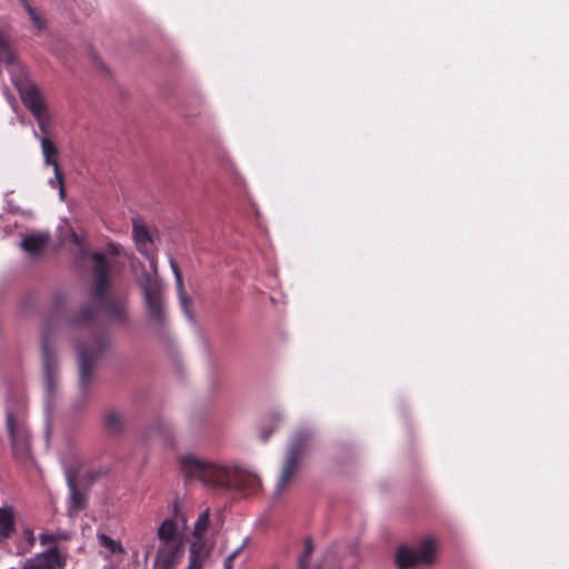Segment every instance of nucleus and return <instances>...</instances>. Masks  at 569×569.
Instances as JSON below:
<instances>
[{
	"label": "nucleus",
	"mask_w": 569,
	"mask_h": 569,
	"mask_svg": "<svg viewBox=\"0 0 569 569\" xmlns=\"http://www.w3.org/2000/svg\"><path fill=\"white\" fill-rule=\"evenodd\" d=\"M93 259V283L91 287L92 301L83 305L70 319L74 328L84 329L87 339L96 332L108 333L96 325L99 315L102 313L106 320L114 326L126 327L130 321L128 301L124 298H116L108 295L110 278V262L104 253H92Z\"/></svg>",
	"instance_id": "obj_1"
},
{
	"label": "nucleus",
	"mask_w": 569,
	"mask_h": 569,
	"mask_svg": "<svg viewBox=\"0 0 569 569\" xmlns=\"http://www.w3.org/2000/svg\"><path fill=\"white\" fill-rule=\"evenodd\" d=\"M179 463L186 478L198 479L213 489L249 496L257 492L260 487L257 475L239 467L216 463L193 453L182 455Z\"/></svg>",
	"instance_id": "obj_2"
},
{
	"label": "nucleus",
	"mask_w": 569,
	"mask_h": 569,
	"mask_svg": "<svg viewBox=\"0 0 569 569\" xmlns=\"http://www.w3.org/2000/svg\"><path fill=\"white\" fill-rule=\"evenodd\" d=\"M109 347L110 339L104 332H96L90 339L86 338L77 343L78 392L73 401L74 409L79 410L87 406L93 392L97 362Z\"/></svg>",
	"instance_id": "obj_3"
},
{
	"label": "nucleus",
	"mask_w": 569,
	"mask_h": 569,
	"mask_svg": "<svg viewBox=\"0 0 569 569\" xmlns=\"http://www.w3.org/2000/svg\"><path fill=\"white\" fill-rule=\"evenodd\" d=\"M313 437L315 429L307 426L297 428L290 436L281 471L274 487V498H279L284 493L292 483L295 476L302 466L303 458L309 451Z\"/></svg>",
	"instance_id": "obj_4"
},
{
	"label": "nucleus",
	"mask_w": 569,
	"mask_h": 569,
	"mask_svg": "<svg viewBox=\"0 0 569 569\" xmlns=\"http://www.w3.org/2000/svg\"><path fill=\"white\" fill-rule=\"evenodd\" d=\"M157 538L159 546L152 569H176L184 555L183 531L173 519L167 518L160 523Z\"/></svg>",
	"instance_id": "obj_5"
},
{
	"label": "nucleus",
	"mask_w": 569,
	"mask_h": 569,
	"mask_svg": "<svg viewBox=\"0 0 569 569\" xmlns=\"http://www.w3.org/2000/svg\"><path fill=\"white\" fill-rule=\"evenodd\" d=\"M138 282L149 325L154 331L162 332L167 327L168 315L161 282L148 271L142 272Z\"/></svg>",
	"instance_id": "obj_6"
},
{
	"label": "nucleus",
	"mask_w": 569,
	"mask_h": 569,
	"mask_svg": "<svg viewBox=\"0 0 569 569\" xmlns=\"http://www.w3.org/2000/svg\"><path fill=\"white\" fill-rule=\"evenodd\" d=\"M7 429L14 457L26 462L31 458L30 435L22 416L10 407L7 410Z\"/></svg>",
	"instance_id": "obj_7"
},
{
	"label": "nucleus",
	"mask_w": 569,
	"mask_h": 569,
	"mask_svg": "<svg viewBox=\"0 0 569 569\" xmlns=\"http://www.w3.org/2000/svg\"><path fill=\"white\" fill-rule=\"evenodd\" d=\"M42 361H43V381L47 398H52L59 383V365L49 341V328L43 327V337L41 340Z\"/></svg>",
	"instance_id": "obj_8"
},
{
	"label": "nucleus",
	"mask_w": 569,
	"mask_h": 569,
	"mask_svg": "<svg viewBox=\"0 0 569 569\" xmlns=\"http://www.w3.org/2000/svg\"><path fill=\"white\" fill-rule=\"evenodd\" d=\"M19 92L24 106L37 119L42 136L47 137L46 134L49 132L50 117L38 89L33 84L27 83L19 87Z\"/></svg>",
	"instance_id": "obj_9"
},
{
	"label": "nucleus",
	"mask_w": 569,
	"mask_h": 569,
	"mask_svg": "<svg viewBox=\"0 0 569 569\" xmlns=\"http://www.w3.org/2000/svg\"><path fill=\"white\" fill-rule=\"evenodd\" d=\"M435 542L431 539L422 540L417 550L400 547L396 555V563L400 569H407L416 563H430L435 558Z\"/></svg>",
	"instance_id": "obj_10"
},
{
	"label": "nucleus",
	"mask_w": 569,
	"mask_h": 569,
	"mask_svg": "<svg viewBox=\"0 0 569 569\" xmlns=\"http://www.w3.org/2000/svg\"><path fill=\"white\" fill-rule=\"evenodd\" d=\"M66 559L58 547H51L43 552L28 558L22 569H64Z\"/></svg>",
	"instance_id": "obj_11"
},
{
	"label": "nucleus",
	"mask_w": 569,
	"mask_h": 569,
	"mask_svg": "<svg viewBox=\"0 0 569 569\" xmlns=\"http://www.w3.org/2000/svg\"><path fill=\"white\" fill-rule=\"evenodd\" d=\"M64 473L67 485L70 490L68 513L69 516H74L87 507V499L86 496L78 489L76 471L68 467L66 468Z\"/></svg>",
	"instance_id": "obj_12"
},
{
	"label": "nucleus",
	"mask_w": 569,
	"mask_h": 569,
	"mask_svg": "<svg viewBox=\"0 0 569 569\" xmlns=\"http://www.w3.org/2000/svg\"><path fill=\"white\" fill-rule=\"evenodd\" d=\"M102 427L110 437L121 436L127 428L126 413L116 409L107 410L102 416Z\"/></svg>",
	"instance_id": "obj_13"
},
{
	"label": "nucleus",
	"mask_w": 569,
	"mask_h": 569,
	"mask_svg": "<svg viewBox=\"0 0 569 569\" xmlns=\"http://www.w3.org/2000/svg\"><path fill=\"white\" fill-rule=\"evenodd\" d=\"M132 234L138 251L141 252L147 259L152 260V253L150 249L152 243L151 236L142 220L139 218H136L132 222Z\"/></svg>",
	"instance_id": "obj_14"
},
{
	"label": "nucleus",
	"mask_w": 569,
	"mask_h": 569,
	"mask_svg": "<svg viewBox=\"0 0 569 569\" xmlns=\"http://www.w3.org/2000/svg\"><path fill=\"white\" fill-rule=\"evenodd\" d=\"M33 136L40 141L44 164L47 167H58L59 150L57 144L48 137L39 136L36 130Z\"/></svg>",
	"instance_id": "obj_15"
},
{
	"label": "nucleus",
	"mask_w": 569,
	"mask_h": 569,
	"mask_svg": "<svg viewBox=\"0 0 569 569\" xmlns=\"http://www.w3.org/2000/svg\"><path fill=\"white\" fill-rule=\"evenodd\" d=\"M49 239L48 232L28 234L21 240L20 247L30 254H37L43 250Z\"/></svg>",
	"instance_id": "obj_16"
},
{
	"label": "nucleus",
	"mask_w": 569,
	"mask_h": 569,
	"mask_svg": "<svg viewBox=\"0 0 569 569\" xmlns=\"http://www.w3.org/2000/svg\"><path fill=\"white\" fill-rule=\"evenodd\" d=\"M16 531L14 511L11 506L0 508V541L8 540Z\"/></svg>",
	"instance_id": "obj_17"
},
{
	"label": "nucleus",
	"mask_w": 569,
	"mask_h": 569,
	"mask_svg": "<svg viewBox=\"0 0 569 569\" xmlns=\"http://www.w3.org/2000/svg\"><path fill=\"white\" fill-rule=\"evenodd\" d=\"M20 3L24 8L27 14L29 16L33 27L38 31L43 30L46 27L44 20L38 14L36 9L30 4L29 0H20Z\"/></svg>",
	"instance_id": "obj_18"
},
{
	"label": "nucleus",
	"mask_w": 569,
	"mask_h": 569,
	"mask_svg": "<svg viewBox=\"0 0 569 569\" xmlns=\"http://www.w3.org/2000/svg\"><path fill=\"white\" fill-rule=\"evenodd\" d=\"M69 539L70 535L66 531L44 532L39 536V541L42 546L58 541H67Z\"/></svg>",
	"instance_id": "obj_19"
},
{
	"label": "nucleus",
	"mask_w": 569,
	"mask_h": 569,
	"mask_svg": "<svg viewBox=\"0 0 569 569\" xmlns=\"http://www.w3.org/2000/svg\"><path fill=\"white\" fill-rule=\"evenodd\" d=\"M71 242L79 248V250L77 252V258L79 260L90 259L91 263H93L92 253H96V252L94 251H89L88 249H86L83 247L82 239H81V237L78 233L72 232V234H71ZM91 268L93 269V264H91Z\"/></svg>",
	"instance_id": "obj_20"
},
{
	"label": "nucleus",
	"mask_w": 569,
	"mask_h": 569,
	"mask_svg": "<svg viewBox=\"0 0 569 569\" xmlns=\"http://www.w3.org/2000/svg\"><path fill=\"white\" fill-rule=\"evenodd\" d=\"M209 526V510L203 511L197 519L193 529L194 538H202Z\"/></svg>",
	"instance_id": "obj_21"
},
{
	"label": "nucleus",
	"mask_w": 569,
	"mask_h": 569,
	"mask_svg": "<svg viewBox=\"0 0 569 569\" xmlns=\"http://www.w3.org/2000/svg\"><path fill=\"white\" fill-rule=\"evenodd\" d=\"M196 541L190 547V555L196 558V560H200V562H204V559L208 556V552L204 550V542L202 538H194Z\"/></svg>",
	"instance_id": "obj_22"
},
{
	"label": "nucleus",
	"mask_w": 569,
	"mask_h": 569,
	"mask_svg": "<svg viewBox=\"0 0 569 569\" xmlns=\"http://www.w3.org/2000/svg\"><path fill=\"white\" fill-rule=\"evenodd\" d=\"M99 540H100L101 545L103 547L108 548L112 553H123L124 552L122 546L119 542L111 539L110 537H108L107 535H100Z\"/></svg>",
	"instance_id": "obj_23"
},
{
	"label": "nucleus",
	"mask_w": 569,
	"mask_h": 569,
	"mask_svg": "<svg viewBox=\"0 0 569 569\" xmlns=\"http://www.w3.org/2000/svg\"><path fill=\"white\" fill-rule=\"evenodd\" d=\"M177 291H178V296H179L180 306H181L183 312L188 316L189 319H191L192 316L189 311V305L191 303V299L186 293L184 286L181 284V287H177Z\"/></svg>",
	"instance_id": "obj_24"
},
{
	"label": "nucleus",
	"mask_w": 569,
	"mask_h": 569,
	"mask_svg": "<svg viewBox=\"0 0 569 569\" xmlns=\"http://www.w3.org/2000/svg\"><path fill=\"white\" fill-rule=\"evenodd\" d=\"M313 551V546L311 539H306L305 541V552L299 558V569H308V561Z\"/></svg>",
	"instance_id": "obj_25"
},
{
	"label": "nucleus",
	"mask_w": 569,
	"mask_h": 569,
	"mask_svg": "<svg viewBox=\"0 0 569 569\" xmlns=\"http://www.w3.org/2000/svg\"><path fill=\"white\" fill-rule=\"evenodd\" d=\"M22 537L27 542V547L20 551V553H24L31 550V548L34 546L36 537L33 535V530L30 528H26L22 532Z\"/></svg>",
	"instance_id": "obj_26"
},
{
	"label": "nucleus",
	"mask_w": 569,
	"mask_h": 569,
	"mask_svg": "<svg viewBox=\"0 0 569 569\" xmlns=\"http://www.w3.org/2000/svg\"><path fill=\"white\" fill-rule=\"evenodd\" d=\"M54 176L49 179L48 183L52 189H58V187L63 184V176L58 167H52Z\"/></svg>",
	"instance_id": "obj_27"
},
{
	"label": "nucleus",
	"mask_w": 569,
	"mask_h": 569,
	"mask_svg": "<svg viewBox=\"0 0 569 569\" xmlns=\"http://www.w3.org/2000/svg\"><path fill=\"white\" fill-rule=\"evenodd\" d=\"M180 510H181L180 502L178 500H176L172 505V517H170V518L173 519L176 522L181 521L182 526H184L186 519L183 518L182 515H180ZM177 525L179 526V523H177Z\"/></svg>",
	"instance_id": "obj_28"
},
{
	"label": "nucleus",
	"mask_w": 569,
	"mask_h": 569,
	"mask_svg": "<svg viewBox=\"0 0 569 569\" xmlns=\"http://www.w3.org/2000/svg\"><path fill=\"white\" fill-rule=\"evenodd\" d=\"M170 267H171L172 272L174 274L177 287H181V284H183L182 274H181V271H180V268H179L178 263L174 261L173 258H170Z\"/></svg>",
	"instance_id": "obj_29"
},
{
	"label": "nucleus",
	"mask_w": 569,
	"mask_h": 569,
	"mask_svg": "<svg viewBox=\"0 0 569 569\" xmlns=\"http://www.w3.org/2000/svg\"><path fill=\"white\" fill-rule=\"evenodd\" d=\"M203 566V562H200V560H196L193 553L189 555V563L186 569H201Z\"/></svg>",
	"instance_id": "obj_30"
},
{
	"label": "nucleus",
	"mask_w": 569,
	"mask_h": 569,
	"mask_svg": "<svg viewBox=\"0 0 569 569\" xmlns=\"http://www.w3.org/2000/svg\"><path fill=\"white\" fill-rule=\"evenodd\" d=\"M203 566V562H200V560H196L193 553L189 555V563L186 569H201Z\"/></svg>",
	"instance_id": "obj_31"
},
{
	"label": "nucleus",
	"mask_w": 569,
	"mask_h": 569,
	"mask_svg": "<svg viewBox=\"0 0 569 569\" xmlns=\"http://www.w3.org/2000/svg\"><path fill=\"white\" fill-rule=\"evenodd\" d=\"M2 54H10V51H9V46L4 39V36L2 34V32L0 31V57Z\"/></svg>",
	"instance_id": "obj_32"
},
{
	"label": "nucleus",
	"mask_w": 569,
	"mask_h": 569,
	"mask_svg": "<svg viewBox=\"0 0 569 569\" xmlns=\"http://www.w3.org/2000/svg\"><path fill=\"white\" fill-rule=\"evenodd\" d=\"M247 542H248V539H244V540H243V542H242V545H241V546H239L236 550H233V551L229 555V557H231V558L234 560V559H236V558L241 553V551H242V550H243V548L246 547Z\"/></svg>",
	"instance_id": "obj_33"
},
{
	"label": "nucleus",
	"mask_w": 569,
	"mask_h": 569,
	"mask_svg": "<svg viewBox=\"0 0 569 569\" xmlns=\"http://www.w3.org/2000/svg\"><path fill=\"white\" fill-rule=\"evenodd\" d=\"M153 426H157V428L159 429V431H164V428H166V422L161 419H157L154 422H153Z\"/></svg>",
	"instance_id": "obj_34"
},
{
	"label": "nucleus",
	"mask_w": 569,
	"mask_h": 569,
	"mask_svg": "<svg viewBox=\"0 0 569 569\" xmlns=\"http://www.w3.org/2000/svg\"><path fill=\"white\" fill-rule=\"evenodd\" d=\"M232 562H233V559L231 557H227L224 559V562H223V569H232Z\"/></svg>",
	"instance_id": "obj_35"
},
{
	"label": "nucleus",
	"mask_w": 569,
	"mask_h": 569,
	"mask_svg": "<svg viewBox=\"0 0 569 569\" xmlns=\"http://www.w3.org/2000/svg\"><path fill=\"white\" fill-rule=\"evenodd\" d=\"M273 419H274L277 422H282V421H284L286 416H284V413H282V412H276V413L273 415Z\"/></svg>",
	"instance_id": "obj_36"
},
{
	"label": "nucleus",
	"mask_w": 569,
	"mask_h": 569,
	"mask_svg": "<svg viewBox=\"0 0 569 569\" xmlns=\"http://www.w3.org/2000/svg\"><path fill=\"white\" fill-rule=\"evenodd\" d=\"M58 190H59V197L61 200H64L66 199V190H64V186H60L58 187Z\"/></svg>",
	"instance_id": "obj_37"
},
{
	"label": "nucleus",
	"mask_w": 569,
	"mask_h": 569,
	"mask_svg": "<svg viewBox=\"0 0 569 569\" xmlns=\"http://www.w3.org/2000/svg\"><path fill=\"white\" fill-rule=\"evenodd\" d=\"M272 432H273L272 430L263 431V432H262V440H263V441H267V440H268V438L270 437V435H271Z\"/></svg>",
	"instance_id": "obj_38"
},
{
	"label": "nucleus",
	"mask_w": 569,
	"mask_h": 569,
	"mask_svg": "<svg viewBox=\"0 0 569 569\" xmlns=\"http://www.w3.org/2000/svg\"><path fill=\"white\" fill-rule=\"evenodd\" d=\"M102 569H117V566H114L113 563H109L104 566Z\"/></svg>",
	"instance_id": "obj_39"
},
{
	"label": "nucleus",
	"mask_w": 569,
	"mask_h": 569,
	"mask_svg": "<svg viewBox=\"0 0 569 569\" xmlns=\"http://www.w3.org/2000/svg\"><path fill=\"white\" fill-rule=\"evenodd\" d=\"M112 252H113L114 254H118V251H117V249H116V248H112Z\"/></svg>",
	"instance_id": "obj_40"
}]
</instances>
